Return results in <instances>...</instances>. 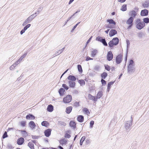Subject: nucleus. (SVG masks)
I'll use <instances>...</instances> for the list:
<instances>
[{"label":"nucleus","mask_w":149,"mask_h":149,"mask_svg":"<svg viewBox=\"0 0 149 149\" xmlns=\"http://www.w3.org/2000/svg\"><path fill=\"white\" fill-rule=\"evenodd\" d=\"M119 42V39L117 38H113L112 40H110L108 43L109 47L111 49L114 46L117 45Z\"/></svg>","instance_id":"f257e3e1"},{"label":"nucleus","mask_w":149,"mask_h":149,"mask_svg":"<svg viewBox=\"0 0 149 149\" xmlns=\"http://www.w3.org/2000/svg\"><path fill=\"white\" fill-rule=\"evenodd\" d=\"M136 27L139 29H141L145 26V24L141 22L140 19H137L136 22Z\"/></svg>","instance_id":"f03ea898"},{"label":"nucleus","mask_w":149,"mask_h":149,"mask_svg":"<svg viewBox=\"0 0 149 149\" xmlns=\"http://www.w3.org/2000/svg\"><path fill=\"white\" fill-rule=\"evenodd\" d=\"M134 21V18L132 17H130L127 21L126 24L129 25L127 29H130L132 26Z\"/></svg>","instance_id":"7ed1b4c3"},{"label":"nucleus","mask_w":149,"mask_h":149,"mask_svg":"<svg viewBox=\"0 0 149 149\" xmlns=\"http://www.w3.org/2000/svg\"><path fill=\"white\" fill-rule=\"evenodd\" d=\"M72 96L70 95H68L64 97L63 99V102L65 103H68L70 102L72 100Z\"/></svg>","instance_id":"20e7f679"},{"label":"nucleus","mask_w":149,"mask_h":149,"mask_svg":"<svg viewBox=\"0 0 149 149\" xmlns=\"http://www.w3.org/2000/svg\"><path fill=\"white\" fill-rule=\"evenodd\" d=\"M123 57V55L121 54H119L116 56V62L117 64H119L121 63L122 61Z\"/></svg>","instance_id":"39448f33"},{"label":"nucleus","mask_w":149,"mask_h":149,"mask_svg":"<svg viewBox=\"0 0 149 149\" xmlns=\"http://www.w3.org/2000/svg\"><path fill=\"white\" fill-rule=\"evenodd\" d=\"M113 58V55L111 51H109L108 52L107 56V59L109 61L112 60Z\"/></svg>","instance_id":"423d86ee"},{"label":"nucleus","mask_w":149,"mask_h":149,"mask_svg":"<svg viewBox=\"0 0 149 149\" xmlns=\"http://www.w3.org/2000/svg\"><path fill=\"white\" fill-rule=\"evenodd\" d=\"M148 11L147 9L142 10L141 12V15L142 16H146L148 15Z\"/></svg>","instance_id":"0eeeda50"},{"label":"nucleus","mask_w":149,"mask_h":149,"mask_svg":"<svg viewBox=\"0 0 149 149\" xmlns=\"http://www.w3.org/2000/svg\"><path fill=\"white\" fill-rule=\"evenodd\" d=\"M52 130L48 129L45 130L44 131L45 136L47 137H49L51 135Z\"/></svg>","instance_id":"6e6552de"},{"label":"nucleus","mask_w":149,"mask_h":149,"mask_svg":"<svg viewBox=\"0 0 149 149\" xmlns=\"http://www.w3.org/2000/svg\"><path fill=\"white\" fill-rule=\"evenodd\" d=\"M117 31L116 30L111 29L110 31L109 35L110 37H112L117 34Z\"/></svg>","instance_id":"1a4fd4ad"},{"label":"nucleus","mask_w":149,"mask_h":149,"mask_svg":"<svg viewBox=\"0 0 149 149\" xmlns=\"http://www.w3.org/2000/svg\"><path fill=\"white\" fill-rule=\"evenodd\" d=\"M77 120L80 123L83 122L84 120V118L82 115H79L77 116Z\"/></svg>","instance_id":"9d476101"},{"label":"nucleus","mask_w":149,"mask_h":149,"mask_svg":"<svg viewBox=\"0 0 149 149\" xmlns=\"http://www.w3.org/2000/svg\"><path fill=\"white\" fill-rule=\"evenodd\" d=\"M24 141V139L23 138H19L17 140V144L18 145H22Z\"/></svg>","instance_id":"9b49d317"},{"label":"nucleus","mask_w":149,"mask_h":149,"mask_svg":"<svg viewBox=\"0 0 149 149\" xmlns=\"http://www.w3.org/2000/svg\"><path fill=\"white\" fill-rule=\"evenodd\" d=\"M88 99L93 100L95 101H97V98L95 96H93L91 94H89L88 96Z\"/></svg>","instance_id":"f8f14e48"},{"label":"nucleus","mask_w":149,"mask_h":149,"mask_svg":"<svg viewBox=\"0 0 149 149\" xmlns=\"http://www.w3.org/2000/svg\"><path fill=\"white\" fill-rule=\"evenodd\" d=\"M103 95V92L102 91H99L97 94L96 96L95 97L97 98V99H100L101 98Z\"/></svg>","instance_id":"ddd939ff"},{"label":"nucleus","mask_w":149,"mask_h":149,"mask_svg":"<svg viewBox=\"0 0 149 149\" xmlns=\"http://www.w3.org/2000/svg\"><path fill=\"white\" fill-rule=\"evenodd\" d=\"M74 81H69L68 83L70 87L72 88L75 87V83Z\"/></svg>","instance_id":"4468645a"},{"label":"nucleus","mask_w":149,"mask_h":149,"mask_svg":"<svg viewBox=\"0 0 149 149\" xmlns=\"http://www.w3.org/2000/svg\"><path fill=\"white\" fill-rule=\"evenodd\" d=\"M53 109L54 107L51 104H49L48 105L47 108V110L48 111L52 112L53 111Z\"/></svg>","instance_id":"2eb2a0df"},{"label":"nucleus","mask_w":149,"mask_h":149,"mask_svg":"<svg viewBox=\"0 0 149 149\" xmlns=\"http://www.w3.org/2000/svg\"><path fill=\"white\" fill-rule=\"evenodd\" d=\"M35 118L34 116L31 114L27 115L26 116V118L27 119L34 120Z\"/></svg>","instance_id":"dca6fc26"},{"label":"nucleus","mask_w":149,"mask_h":149,"mask_svg":"<svg viewBox=\"0 0 149 149\" xmlns=\"http://www.w3.org/2000/svg\"><path fill=\"white\" fill-rule=\"evenodd\" d=\"M29 125L30 127L34 129L36 126V125L34 122L32 121H31L29 123Z\"/></svg>","instance_id":"f3484780"},{"label":"nucleus","mask_w":149,"mask_h":149,"mask_svg":"<svg viewBox=\"0 0 149 149\" xmlns=\"http://www.w3.org/2000/svg\"><path fill=\"white\" fill-rule=\"evenodd\" d=\"M32 19V17L31 16L29 17L25 21V22L23 23V26H24L26 25L29 22L31 21Z\"/></svg>","instance_id":"a211bd4d"},{"label":"nucleus","mask_w":149,"mask_h":149,"mask_svg":"<svg viewBox=\"0 0 149 149\" xmlns=\"http://www.w3.org/2000/svg\"><path fill=\"white\" fill-rule=\"evenodd\" d=\"M72 106H70L66 108L65 111L67 113L69 114L72 111Z\"/></svg>","instance_id":"6ab92c4d"},{"label":"nucleus","mask_w":149,"mask_h":149,"mask_svg":"<svg viewBox=\"0 0 149 149\" xmlns=\"http://www.w3.org/2000/svg\"><path fill=\"white\" fill-rule=\"evenodd\" d=\"M24 55L22 56L16 62L14 63V65H15V66H16L19 63L22 61L23 58L24 57Z\"/></svg>","instance_id":"aec40b11"},{"label":"nucleus","mask_w":149,"mask_h":149,"mask_svg":"<svg viewBox=\"0 0 149 149\" xmlns=\"http://www.w3.org/2000/svg\"><path fill=\"white\" fill-rule=\"evenodd\" d=\"M68 79L70 80V81H75L76 80V78L75 77L72 75H70L68 77Z\"/></svg>","instance_id":"412c9836"},{"label":"nucleus","mask_w":149,"mask_h":149,"mask_svg":"<svg viewBox=\"0 0 149 149\" xmlns=\"http://www.w3.org/2000/svg\"><path fill=\"white\" fill-rule=\"evenodd\" d=\"M130 15L131 16V17H132L134 18L136 15V13L135 11L133 10L130 12Z\"/></svg>","instance_id":"4be33fe9"},{"label":"nucleus","mask_w":149,"mask_h":149,"mask_svg":"<svg viewBox=\"0 0 149 149\" xmlns=\"http://www.w3.org/2000/svg\"><path fill=\"white\" fill-rule=\"evenodd\" d=\"M65 92V90L63 88H60L58 92L60 95L61 96L64 95V92Z\"/></svg>","instance_id":"5701e85b"},{"label":"nucleus","mask_w":149,"mask_h":149,"mask_svg":"<svg viewBox=\"0 0 149 149\" xmlns=\"http://www.w3.org/2000/svg\"><path fill=\"white\" fill-rule=\"evenodd\" d=\"M76 124L75 122L73 121H70V127H73L74 128L76 127Z\"/></svg>","instance_id":"b1692460"},{"label":"nucleus","mask_w":149,"mask_h":149,"mask_svg":"<svg viewBox=\"0 0 149 149\" xmlns=\"http://www.w3.org/2000/svg\"><path fill=\"white\" fill-rule=\"evenodd\" d=\"M83 112L85 113L87 115L89 116L90 113V112L88 110V109L86 108H84L83 109Z\"/></svg>","instance_id":"393cba45"},{"label":"nucleus","mask_w":149,"mask_h":149,"mask_svg":"<svg viewBox=\"0 0 149 149\" xmlns=\"http://www.w3.org/2000/svg\"><path fill=\"white\" fill-rule=\"evenodd\" d=\"M97 52V50L96 49H94L91 51V55L93 57H94Z\"/></svg>","instance_id":"a878e982"},{"label":"nucleus","mask_w":149,"mask_h":149,"mask_svg":"<svg viewBox=\"0 0 149 149\" xmlns=\"http://www.w3.org/2000/svg\"><path fill=\"white\" fill-rule=\"evenodd\" d=\"M107 22H108L109 24H113L115 25L116 24V22L112 19H109L107 20Z\"/></svg>","instance_id":"bb28decb"},{"label":"nucleus","mask_w":149,"mask_h":149,"mask_svg":"<svg viewBox=\"0 0 149 149\" xmlns=\"http://www.w3.org/2000/svg\"><path fill=\"white\" fill-rule=\"evenodd\" d=\"M41 125L43 126L47 127L49 125V123L47 121H43L42 122Z\"/></svg>","instance_id":"cd10ccee"},{"label":"nucleus","mask_w":149,"mask_h":149,"mask_svg":"<svg viewBox=\"0 0 149 149\" xmlns=\"http://www.w3.org/2000/svg\"><path fill=\"white\" fill-rule=\"evenodd\" d=\"M78 82L80 84L81 86H83L85 85V83L84 80L83 79H80L78 80Z\"/></svg>","instance_id":"c85d7f7f"},{"label":"nucleus","mask_w":149,"mask_h":149,"mask_svg":"<svg viewBox=\"0 0 149 149\" xmlns=\"http://www.w3.org/2000/svg\"><path fill=\"white\" fill-rule=\"evenodd\" d=\"M29 147L31 149H34V146L32 142H29V143L28 144Z\"/></svg>","instance_id":"c756f323"},{"label":"nucleus","mask_w":149,"mask_h":149,"mask_svg":"<svg viewBox=\"0 0 149 149\" xmlns=\"http://www.w3.org/2000/svg\"><path fill=\"white\" fill-rule=\"evenodd\" d=\"M70 136H71L70 135V132L69 131H67L65 135V138H69L70 137Z\"/></svg>","instance_id":"7c9ffc66"},{"label":"nucleus","mask_w":149,"mask_h":149,"mask_svg":"<svg viewBox=\"0 0 149 149\" xmlns=\"http://www.w3.org/2000/svg\"><path fill=\"white\" fill-rule=\"evenodd\" d=\"M121 10L123 11H125L127 10V5L126 4L123 5L121 8Z\"/></svg>","instance_id":"2f4dec72"},{"label":"nucleus","mask_w":149,"mask_h":149,"mask_svg":"<svg viewBox=\"0 0 149 149\" xmlns=\"http://www.w3.org/2000/svg\"><path fill=\"white\" fill-rule=\"evenodd\" d=\"M107 74L106 72H104L101 75V77L102 79H105V78L107 76Z\"/></svg>","instance_id":"473e14b6"},{"label":"nucleus","mask_w":149,"mask_h":149,"mask_svg":"<svg viewBox=\"0 0 149 149\" xmlns=\"http://www.w3.org/2000/svg\"><path fill=\"white\" fill-rule=\"evenodd\" d=\"M142 6L144 8H148L149 6V3L147 2H145L144 3H143Z\"/></svg>","instance_id":"72a5a7b5"},{"label":"nucleus","mask_w":149,"mask_h":149,"mask_svg":"<svg viewBox=\"0 0 149 149\" xmlns=\"http://www.w3.org/2000/svg\"><path fill=\"white\" fill-rule=\"evenodd\" d=\"M114 81H111L108 83L107 85V89H108L109 90L110 88L111 85H112L114 83Z\"/></svg>","instance_id":"f704fd0d"},{"label":"nucleus","mask_w":149,"mask_h":149,"mask_svg":"<svg viewBox=\"0 0 149 149\" xmlns=\"http://www.w3.org/2000/svg\"><path fill=\"white\" fill-rule=\"evenodd\" d=\"M143 21L145 24H147L149 23V19L148 17L144 18L143 19Z\"/></svg>","instance_id":"c9c22d12"},{"label":"nucleus","mask_w":149,"mask_h":149,"mask_svg":"<svg viewBox=\"0 0 149 149\" xmlns=\"http://www.w3.org/2000/svg\"><path fill=\"white\" fill-rule=\"evenodd\" d=\"M77 68H78V70L81 73H82L83 72L82 68L81 66L80 65H77Z\"/></svg>","instance_id":"e433bc0d"},{"label":"nucleus","mask_w":149,"mask_h":149,"mask_svg":"<svg viewBox=\"0 0 149 149\" xmlns=\"http://www.w3.org/2000/svg\"><path fill=\"white\" fill-rule=\"evenodd\" d=\"M19 132H20L22 134L23 136H26L27 135V132L25 130H19Z\"/></svg>","instance_id":"4c0bfd02"},{"label":"nucleus","mask_w":149,"mask_h":149,"mask_svg":"<svg viewBox=\"0 0 149 149\" xmlns=\"http://www.w3.org/2000/svg\"><path fill=\"white\" fill-rule=\"evenodd\" d=\"M101 42H102V44H103V45L104 46H107V44L105 39H102V40H101Z\"/></svg>","instance_id":"58836bf2"},{"label":"nucleus","mask_w":149,"mask_h":149,"mask_svg":"<svg viewBox=\"0 0 149 149\" xmlns=\"http://www.w3.org/2000/svg\"><path fill=\"white\" fill-rule=\"evenodd\" d=\"M65 48V47H63L62 49L59 50L56 53V54H57L56 55L59 54L61 53H62V52L63 51V50H64Z\"/></svg>","instance_id":"ea45409f"},{"label":"nucleus","mask_w":149,"mask_h":149,"mask_svg":"<svg viewBox=\"0 0 149 149\" xmlns=\"http://www.w3.org/2000/svg\"><path fill=\"white\" fill-rule=\"evenodd\" d=\"M105 69H106L107 71H109L110 70L111 68L110 66H109L108 65H104Z\"/></svg>","instance_id":"a19ab883"},{"label":"nucleus","mask_w":149,"mask_h":149,"mask_svg":"<svg viewBox=\"0 0 149 149\" xmlns=\"http://www.w3.org/2000/svg\"><path fill=\"white\" fill-rule=\"evenodd\" d=\"M22 127H24L26 125V122L25 121H22L20 123Z\"/></svg>","instance_id":"79ce46f5"},{"label":"nucleus","mask_w":149,"mask_h":149,"mask_svg":"<svg viewBox=\"0 0 149 149\" xmlns=\"http://www.w3.org/2000/svg\"><path fill=\"white\" fill-rule=\"evenodd\" d=\"M62 87H63L66 90H68L69 89V87L65 84H62Z\"/></svg>","instance_id":"37998d69"},{"label":"nucleus","mask_w":149,"mask_h":149,"mask_svg":"<svg viewBox=\"0 0 149 149\" xmlns=\"http://www.w3.org/2000/svg\"><path fill=\"white\" fill-rule=\"evenodd\" d=\"M102 38L100 36H98L96 38V40L101 42V40H102Z\"/></svg>","instance_id":"c03bdc74"},{"label":"nucleus","mask_w":149,"mask_h":149,"mask_svg":"<svg viewBox=\"0 0 149 149\" xmlns=\"http://www.w3.org/2000/svg\"><path fill=\"white\" fill-rule=\"evenodd\" d=\"M94 122L93 120H91L90 122V126L91 128L93 127V125H94Z\"/></svg>","instance_id":"a18cd8bd"},{"label":"nucleus","mask_w":149,"mask_h":149,"mask_svg":"<svg viewBox=\"0 0 149 149\" xmlns=\"http://www.w3.org/2000/svg\"><path fill=\"white\" fill-rule=\"evenodd\" d=\"M7 137L8 135L7 134V133L6 132H5L3 136V139H4Z\"/></svg>","instance_id":"49530a36"},{"label":"nucleus","mask_w":149,"mask_h":149,"mask_svg":"<svg viewBox=\"0 0 149 149\" xmlns=\"http://www.w3.org/2000/svg\"><path fill=\"white\" fill-rule=\"evenodd\" d=\"M101 82L102 83V84L103 85H105L106 84V81L105 80L103 79H102L101 80Z\"/></svg>","instance_id":"de8ad7c7"},{"label":"nucleus","mask_w":149,"mask_h":149,"mask_svg":"<svg viewBox=\"0 0 149 149\" xmlns=\"http://www.w3.org/2000/svg\"><path fill=\"white\" fill-rule=\"evenodd\" d=\"M93 58H91L87 56L86 57V61H88L89 60H93Z\"/></svg>","instance_id":"09e8293b"},{"label":"nucleus","mask_w":149,"mask_h":149,"mask_svg":"<svg viewBox=\"0 0 149 149\" xmlns=\"http://www.w3.org/2000/svg\"><path fill=\"white\" fill-rule=\"evenodd\" d=\"M30 26V24H28L24 27V30H26L28 28H29Z\"/></svg>","instance_id":"8fccbe9b"},{"label":"nucleus","mask_w":149,"mask_h":149,"mask_svg":"<svg viewBox=\"0 0 149 149\" xmlns=\"http://www.w3.org/2000/svg\"><path fill=\"white\" fill-rule=\"evenodd\" d=\"M85 138H86L85 136H83L81 138V139L80 140V141L82 142H83L85 140Z\"/></svg>","instance_id":"3c124183"},{"label":"nucleus","mask_w":149,"mask_h":149,"mask_svg":"<svg viewBox=\"0 0 149 149\" xmlns=\"http://www.w3.org/2000/svg\"><path fill=\"white\" fill-rule=\"evenodd\" d=\"M134 63V61L132 60H131L130 61L129 65H132Z\"/></svg>","instance_id":"603ef678"},{"label":"nucleus","mask_w":149,"mask_h":149,"mask_svg":"<svg viewBox=\"0 0 149 149\" xmlns=\"http://www.w3.org/2000/svg\"><path fill=\"white\" fill-rule=\"evenodd\" d=\"M86 143L87 144H88L90 143V139H87L86 140Z\"/></svg>","instance_id":"864d4df0"},{"label":"nucleus","mask_w":149,"mask_h":149,"mask_svg":"<svg viewBox=\"0 0 149 149\" xmlns=\"http://www.w3.org/2000/svg\"><path fill=\"white\" fill-rule=\"evenodd\" d=\"M16 66H15V65H14V63L11 66L10 68V70H12L13 68V67H15Z\"/></svg>","instance_id":"5fc2aeb1"},{"label":"nucleus","mask_w":149,"mask_h":149,"mask_svg":"<svg viewBox=\"0 0 149 149\" xmlns=\"http://www.w3.org/2000/svg\"><path fill=\"white\" fill-rule=\"evenodd\" d=\"M80 22H78V23H77V24H76L73 27L72 29L74 30V29L75 28L77 27V25L80 23Z\"/></svg>","instance_id":"6e6d98bb"},{"label":"nucleus","mask_w":149,"mask_h":149,"mask_svg":"<svg viewBox=\"0 0 149 149\" xmlns=\"http://www.w3.org/2000/svg\"><path fill=\"white\" fill-rule=\"evenodd\" d=\"M25 31H26V30H24V29H22L20 32V34H22L23 33H24L25 32Z\"/></svg>","instance_id":"4d7b16f0"},{"label":"nucleus","mask_w":149,"mask_h":149,"mask_svg":"<svg viewBox=\"0 0 149 149\" xmlns=\"http://www.w3.org/2000/svg\"><path fill=\"white\" fill-rule=\"evenodd\" d=\"M65 141H64V140H62L60 141V143H64V142L65 143H66V142H65Z\"/></svg>","instance_id":"13d9d810"},{"label":"nucleus","mask_w":149,"mask_h":149,"mask_svg":"<svg viewBox=\"0 0 149 149\" xmlns=\"http://www.w3.org/2000/svg\"><path fill=\"white\" fill-rule=\"evenodd\" d=\"M106 27L107 28H113V27L112 25L111 26H109V25H107L106 26Z\"/></svg>","instance_id":"bf43d9fd"},{"label":"nucleus","mask_w":149,"mask_h":149,"mask_svg":"<svg viewBox=\"0 0 149 149\" xmlns=\"http://www.w3.org/2000/svg\"><path fill=\"white\" fill-rule=\"evenodd\" d=\"M92 36H91L90 38L88 40V41H87V44L91 40L92 38Z\"/></svg>","instance_id":"052dcab7"},{"label":"nucleus","mask_w":149,"mask_h":149,"mask_svg":"<svg viewBox=\"0 0 149 149\" xmlns=\"http://www.w3.org/2000/svg\"><path fill=\"white\" fill-rule=\"evenodd\" d=\"M126 0H118V1L121 3H123Z\"/></svg>","instance_id":"680f3d73"},{"label":"nucleus","mask_w":149,"mask_h":149,"mask_svg":"<svg viewBox=\"0 0 149 149\" xmlns=\"http://www.w3.org/2000/svg\"><path fill=\"white\" fill-rule=\"evenodd\" d=\"M74 105L76 106H79V103L78 102H76L74 103Z\"/></svg>","instance_id":"e2e57ef3"},{"label":"nucleus","mask_w":149,"mask_h":149,"mask_svg":"<svg viewBox=\"0 0 149 149\" xmlns=\"http://www.w3.org/2000/svg\"><path fill=\"white\" fill-rule=\"evenodd\" d=\"M74 0H70L69 2V4H71L73 1Z\"/></svg>","instance_id":"0e129e2a"},{"label":"nucleus","mask_w":149,"mask_h":149,"mask_svg":"<svg viewBox=\"0 0 149 149\" xmlns=\"http://www.w3.org/2000/svg\"><path fill=\"white\" fill-rule=\"evenodd\" d=\"M109 30V29H108L107 30H106L105 31V32L107 33V34H108V32Z\"/></svg>","instance_id":"69168bd1"},{"label":"nucleus","mask_w":149,"mask_h":149,"mask_svg":"<svg viewBox=\"0 0 149 149\" xmlns=\"http://www.w3.org/2000/svg\"><path fill=\"white\" fill-rule=\"evenodd\" d=\"M58 148L60 149H63V148L61 146H59Z\"/></svg>","instance_id":"338daca9"},{"label":"nucleus","mask_w":149,"mask_h":149,"mask_svg":"<svg viewBox=\"0 0 149 149\" xmlns=\"http://www.w3.org/2000/svg\"><path fill=\"white\" fill-rule=\"evenodd\" d=\"M83 142L80 141V145L81 146L83 144Z\"/></svg>","instance_id":"774afa93"}]
</instances>
